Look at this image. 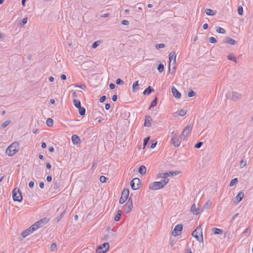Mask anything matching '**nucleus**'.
Here are the masks:
<instances>
[{
	"instance_id": "nucleus-35",
	"label": "nucleus",
	"mask_w": 253,
	"mask_h": 253,
	"mask_svg": "<svg viewBox=\"0 0 253 253\" xmlns=\"http://www.w3.org/2000/svg\"><path fill=\"white\" fill-rule=\"evenodd\" d=\"M79 109V114L81 115V116H84L85 115V109L84 108V107H82V106L81 107V108H78Z\"/></svg>"
},
{
	"instance_id": "nucleus-32",
	"label": "nucleus",
	"mask_w": 253,
	"mask_h": 253,
	"mask_svg": "<svg viewBox=\"0 0 253 253\" xmlns=\"http://www.w3.org/2000/svg\"><path fill=\"white\" fill-rule=\"evenodd\" d=\"M122 211L120 210H119L117 212V214L115 216V221H119L120 219L121 215L122 214Z\"/></svg>"
},
{
	"instance_id": "nucleus-39",
	"label": "nucleus",
	"mask_w": 253,
	"mask_h": 253,
	"mask_svg": "<svg viewBox=\"0 0 253 253\" xmlns=\"http://www.w3.org/2000/svg\"><path fill=\"white\" fill-rule=\"evenodd\" d=\"M237 182H238V179H237V178H234V179L231 180V181H230L229 185H230V186H233L235 184H237Z\"/></svg>"
},
{
	"instance_id": "nucleus-13",
	"label": "nucleus",
	"mask_w": 253,
	"mask_h": 253,
	"mask_svg": "<svg viewBox=\"0 0 253 253\" xmlns=\"http://www.w3.org/2000/svg\"><path fill=\"white\" fill-rule=\"evenodd\" d=\"M203 210V209L201 210L200 208H197L195 204L191 206V211L195 215H198Z\"/></svg>"
},
{
	"instance_id": "nucleus-17",
	"label": "nucleus",
	"mask_w": 253,
	"mask_h": 253,
	"mask_svg": "<svg viewBox=\"0 0 253 253\" xmlns=\"http://www.w3.org/2000/svg\"><path fill=\"white\" fill-rule=\"evenodd\" d=\"M152 121V119L150 116H146L145 117V122L144 125L145 126L149 127L151 126V122Z\"/></svg>"
},
{
	"instance_id": "nucleus-55",
	"label": "nucleus",
	"mask_w": 253,
	"mask_h": 253,
	"mask_svg": "<svg viewBox=\"0 0 253 253\" xmlns=\"http://www.w3.org/2000/svg\"><path fill=\"white\" fill-rule=\"evenodd\" d=\"M106 99V96L105 95H103L102 96L100 99H99V101L101 102V103H103L105 101Z\"/></svg>"
},
{
	"instance_id": "nucleus-18",
	"label": "nucleus",
	"mask_w": 253,
	"mask_h": 253,
	"mask_svg": "<svg viewBox=\"0 0 253 253\" xmlns=\"http://www.w3.org/2000/svg\"><path fill=\"white\" fill-rule=\"evenodd\" d=\"M186 112H187L186 110H185L184 109H182L179 111H177V112H176L174 114V116L176 117V116H179L182 117L186 115Z\"/></svg>"
},
{
	"instance_id": "nucleus-24",
	"label": "nucleus",
	"mask_w": 253,
	"mask_h": 253,
	"mask_svg": "<svg viewBox=\"0 0 253 253\" xmlns=\"http://www.w3.org/2000/svg\"><path fill=\"white\" fill-rule=\"evenodd\" d=\"M154 91V89L151 86H149L143 91L144 95H149L152 92Z\"/></svg>"
},
{
	"instance_id": "nucleus-19",
	"label": "nucleus",
	"mask_w": 253,
	"mask_h": 253,
	"mask_svg": "<svg viewBox=\"0 0 253 253\" xmlns=\"http://www.w3.org/2000/svg\"><path fill=\"white\" fill-rule=\"evenodd\" d=\"M169 63L172 62V60H173V64H175L176 62V55L175 52L173 51L172 52H170L169 54Z\"/></svg>"
},
{
	"instance_id": "nucleus-4",
	"label": "nucleus",
	"mask_w": 253,
	"mask_h": 253,
	"mask_svg": "<svg viewBox=\"0 0 253 253\" xmlns=\"http://www.w3.org/2000/svg\"><path fill=\"white\" fill-rule=\"evenodd\" d=\"M129 196V190L125 189L122 192L121 197L119 200V203L121 204H124L128 199Z\"/></svg>"
},
{
	"instance_id": "nucleus-52",
	"label": "nucleus",
	"mask_w": 253,
	"mask_h": 253,
	"mask_svg": "<svg viewBox=\"0 0 253 253\" xmlns=\"http://www.w3.org/2000/svg\"><path fill=\"white\" fill-rule=\"evenodd\" d=\"M203 144V143L202 142H199L195 145V147L196 148H200Z\"/></svg>"
},
{
	"instance_id": "nucleus-5",
	"label": "nucleus",
	"mask_w": 253,
	"mask_h": 253,
	"mask_svg": "<svg viewBox=\"0 0 253 253\" xmlns=\"http://www.w3.org/2000/svg\"><path fill=\"white\" fill-rule=\"evenodd\" d=\"M132 207V200L131 198H129L127 202L123 206V210L126 213H128L131 211Z\"/></svg>"
},
{
	"instance_id": "nucleus-28",
	"label": "nucleus",
	"mask_w": 253,
	"mask_h": 253,
	"mask_svg": "<svg viewBox=\"0 0 253 253\" xmlns=\"http://www.w3.org/2000/svg\"><path fill=\"white\" fill-rule=\"evenodd\" d=\"M73 103H74V105H75V106L77 108H81V102L79 100H77V99H74L73 100Z\"/></svg>"
},
{
	"instance_id": "nucleus-23",
	"label": "nucleus",
	"mask_w": 253,
	"mask_h": 253,
	"mask_svg": "<svg viewBox=\"0 0 253 253\" xmlns=\"http://www.w3.org/2000/svg\"><path fill=\"white\" fill-rule=\"evenodd\" d=\"M138 172L141 175H144L146 173V167L143 165L141 166L139 168Z\"/></svg>"
},
{
	"instance_id": "nucleus-22",
	"label": "nucleus",
	"mask_w": 253,
	"mask_h": 253,
	"mask_svg": "<svg viewBox=\"0 0 253 253\" xmlns=\"http://www.w3.org/2000/svg\"><path fill=\"white\" fill-rule=\"evenodd\" d=\"M244 194L243 192H240L236 197V200L237 201V204L240 202L243 198Z\"/></svg>"
},
{
	"instance_id": "nucleus-56",
	"label": "nucleus",
	"mask_w": 253,
	"mask_h": 253,
	"mask_svg": "<svg viewBox=\"0 0 253 253\" xmlns=\"http://www.w3.org/2000/svg\"><path fill=\"white\" fill-rule=\"evenodd\" d=\"M122 24L124 25H128L129 24V21L126 20H123L122 21Z\"/></svg>"
},
{
	"instance_id": "nucleus-53",
	"label": "nucleus",
	"mask_w": 253,
	"mask_h": 253,
	"mask_svg": "<svg viewBox=\"0 0 253 253\" xmlns=\"http://www.w3.org/2000/svg\"><path fill=\"white\" fill-rule=\"evenodd\" d=\"M116 83L117 84H124L123 81L121 79H117Z\"/></svg>"
},
{
	"instance_id": "nucleus-63",
	"label": "nucleus",
	"mask_w": 253,
	"mask_h": 253,
	"mask_svg": "<svg viewBox=\"0 0 253 253\" xmlns=\"http://www.w3.org/2000/svg\"><path fill=\"white\" fill-rule=\"evenodd\" d=\"M52 180V177L50 175H48L47 177H46V180L48 181V182H50Z\"/></svg>"
},
{
	"instance_id": "nucleus-64",
	"label": "nucleus",
	"mask_w": 253,
	"mask_h": 253,
	"mask_svg": "<svg viewBox=\"0 0 253 253\" xmlns=\"http://www.w3.org/2000/svg\"><path fill=\"white\" fill-rule=\"evenodd\" d=\"M60 78L62 80H66V76L64 74H62L60 76Z\"/></svg>"
},
{
	"instance_id": "nucleus-3",
	"label": "nucleus",
	"mask_w": 253,
	"mask_h": 253,
	"mask_svg": "<svg viewBox=\"0 0 253 253\" xmlns=\"http://www.w3.org/2000/svg\"><path fill=\"white\" fill-rule=\"evenodd\" d=\"M12 198L14 201L21 202L22 201L23 197L20 190L17 188H15L12 191Z\"/></svg>"
},
{
	"instance_id": "nucleus-59",
	"label": "nucleus",
	"mask_w": 253,
	"mask_h": 253,
	"mask_svg": "<svg viewBox=\"0 0 253 253\" xmlns=\"http://www.w3.org/2000/svg\"><path fill=\"white\" fill-rule=\"evenodd\" d=\"M170 63H169V72L170 74H172V73L174 72V70H175V67H173V68L172 70H171V69H170Z\"/></svg>"
},
{
	"instance_id": "nucleus-49",
	"label": "nucleus",
	"mask_w": 253,
	"mask_h": 253,
	"mask_svg": "<svg viewBox=\"0 0 253 253\" xmlns=\"http://www.w3.org/2000/svg\"><path fill=\"white\" fill-rule=\"evenodd\" d=\"M163 175H166V176H172L174 175V172L173 171H169V172H166V173H163Z\"/></svg>"
},
{
	"instance_id": "nucleus-61",
	"label": "nucleus",
	"mask_w": 253,
	"mask_h": 253,
	"mask_svg": "<svg viewBox=\"0 0 253 253\" xmlns=\"http://www.w3.org/2000/svg\"><path fill=\"white\" fill-rule=\"evenodd\" d=\"M39 186L41 188L43 189L44 186V183L43 182H40L39 183Z\"/></svg>"
},
{
	"instance_id": "nucleus-58",
	"label": "nucleus",
	"mask_w": 253,
	"mask_h": 253,
	"mask_svg": "<svg viewBox=\"0 0 253 253\" xmlns=\"http://www.w3.org/2000/svg\"><path fill=\"white\" fill-rule=\"evenodd\" d=\"M34 184H35L34 181H31L29 183V186L30 188H33L34 186Z\"/></svg>"
},
{
	"instance_id": "nucleus-20",
	"label": "nucleus",
	"mask_w": 253,
	"mask_h": 253,
	"mask_svg": "<svg viewBox=\"0 0 253 253\" xmlns=\"http://www.w3.org/2000/svg\"><path fill=\"white\" fill-rule=\"evenodd\" d=\"M31 234L29 229H26L23 231L21 234V237L19 239L20 241H22L24 238Z\"/></svg>"
},
{
	"instance_id": "nucleus-34",
	"label": "nucleus",
	"mask_w": 253,
	"mask_h": 253,
	"mask_svg": "<svg viewBox=\"0 0 253 253\" xmlns=\"http://www.w3.org/2000/svg\"><path fill=\"white\" fill-rule=\"evenodd\" d=\"M65 213V211H63L59 216H57L56 218L55 219L57 222H59L61 219L63 217L64 214Z\"/></svg>"
},
{
	"instance_id": "nucleus-1",
	"label": "nucleus",
	"mask_w": 253,
	"mask_h": 253,
	"mask_svg": "<svg viewBox=\"0 0 253 253\" xmlns=\"http://www.w3.org/2000/svg\"><path fill=\"white\" fill-rule=\"evenodd\" d=\"M20 145L18 142H14L6 149V153L9 156H12L19 150Z\"/></svg>"
},
{
	"instance_id": "nucleus-40",
	"label": "nucleus",
	"mask_w": 253,
	"mask_h": 253,
	"mask_svg": "<svg viewBox=\"0 0 253 253\" xmlns=\"http://www.w3.org/2000/svg\"><path fill=\"white\" fill-rule=\"evenodd\" d=\"M178 132L177 131H173L171 133V140H174L175 138H176L177 135H178Z\"/></svg>"
},
{
	"instance_id": "nucleus-9",
	"label": "nucleus",
	"mask_w": 253,
	"mask_h": 253,
	"mask_svg": "<svg viewBox=\"0 0 253 253\" xmlns=\"http://www.w3.org/2000/svg\"><path fill=\"white\" fill-rule=\"evenodd\" d=\"M109 244L108 243H104L96 249L97 253H104L107 251L109 248Z\"/></svg>"
},
{
	"instance_id": "nucleus-16",
	"label": "nucleus",
	"mask_w": 253,
	"mask_h": 253,
	"mask_svg": "<svg viewBox=\"0 0 253 253\" xmlns=\"http://www.w3.org/2000/svg\"><path fill=\"white\" fill-rule=\"evenodd\" d=\"M72 141L73 144L77 145L81 143L80 137L76 134H74L72 136Z\"/></svg>"
},
{
	"instance_id": "nucleus-33",
	"label": "nucleus",
	"mask_w": 253,
	"mask_h": 253,
	"mask_svg": "<svg viewBox=\"0 0 253 253\" xmlns=\"http://www.w3.org/2000/svg\"><path fill=\"white\" fill-rule=\"evenodd\" d=\"M227 59L229 60L233 61L235 63L237 62V59L236 57L234 56L231 54H229L227 56Z\"/></svg>"
},
{
	"instance_id": "nucleus-10",
	"label": "nucleus",
	"mask_w": 253,
	"mask_h": 253,
	"mask_svg": "<svg viewBox=\"0 0 253 253\" xmlns=\"http://www.w3.org/2000/svg\"><path fill=\"white\" fill-rule=\"evenodd\" d=\"M49 220V218L44 217L35 223V224H37V227L38 229L43 226L45 224L47 223Z\"/></svg>"
},
{
	"instance_id": "nucleus-44",
	"label": "nucleus",
	"mask_w": 253,
	"mask_h": 253,
	"mask_svg": "<svg viewBox=\"0 0 253 253\" xmlns=\"http://www.w3.org/2000/svg\"><path fill=\"white\" fill-rule=\"evenodd\" d=\"M100 41H95L93 42V43L92 44V47L93 48H96L100 44Z\"/></svg>"
},
{
	"instance_id": "nucleus-15",
	"label": "nucleus",
	"mask_w": 253,
	"mask_h": 253,
	"mask_svg": "<svg viewBox=\"0 0 253 253\" xmlns=\"http://www.w3.org/2000/svg\"><path fill=\"white\" fill-rule=\"evenodd\" d=\"M171 92L173 95L176 98L179 99L181 97V93L177 90L174 86H172Z\"/></svg>"
},
{
	"instance_id": "nucleus-7",
	"label": "nucleus",
	"mask_w": 253,
	"mask_h": 253,
	"mask_svg": "<svg viewBox=\"0 0 253 253\" xmlns=\"http://www.w3.org/2000/svg\"><path fill=\"white\" fill-rule=\"evenodd\" d=\"M140 180L138 178H133L130 182V186L133 190H137L140 185Z\"/></svg>"
},
{
	"instance_id": "nucleus-36",
	"label": "nucleus",
	"mask_w": 253,
	"mask_h": 253,
	"mask_svg": "<svg viewBox=\"0 0 253 253\" xmlns=\"http://www.w3.org/2000/svg\"><path fill=\"white\" fill-rule=\"evenodd\" d=\"M216 31L217 33H220V34H224L226 32L225 30L223 28L220 27H217Z\"/></svg>"
},
{
	"instance_id": "nucleus-11",
	"label": "nucleus",
	"mask_w": 253,
	"mask_h": 253,
	"mask_svg": "<svg viewBox=\"0 0 253 253\" xmlns=\"http://www.w3.org/2000/svg\"><path fill=\"white\" fill-rule=\"evenodd\" d=\"M182 230V224H177L175 227L174 228L172 232V234L174 236H176L177 235H180L181 233V231Z\"/></svg>"
},
{
	"instance_id": "nucleus-43",
	"label": "nucleus",
	"mask_w": 253,
	"mask_h": 253,
	"mask_svg": "<svg viewBox=\"0 0 253 253\" xmlns=\"http://www.w3.org/2000/svg\"><path fill=\"white\" fill-rule=\"evenodd\" d=\"M149 140H150V137H149V136L144 138V139L143 140V148H144L145 147V146L147 144Z\"/></svg>"
},
{
	"instance_id": "nucleus-45",
	"label": "nucleus",
	"mask_w": 253,
	"mask_h": 253,
	"mask_svg": "<svg viewBox=\"0 0 253 253\" xmlns=\"http://www.w3.org/2000/svg\"><path fill=\"white\" fill-rule=\"evenodd\" d=\"M238 13L240 15H243V8L242 6H240L238 8Z\"/></svg>"
},
{
	"instance_id": "nucleus-6",
	"label": "nucleus",
	"mask_w": 253,
	"mask_h": 253,
	"mask_svg": "<svg viewBox=\"0 0 253 253\" xmlns=\"http://www.w3.org/2000/svg\"><path fill=\"white\" fill-rule=\"evenodd\" d=\"M149 189L152 190H156L161 188H164V187L162 184V182L160 181H156L152 183H151L149 185Z\"/></svg>"
},
{
	"instance_id": "nucleus-14",
	"label": "nucleus",
	"mask_w": 253,
	"mask_h": 253,
	"mask_svg": "<svg viewBox=\"0 0 253 253\" xmlns=\"http://www.w3.org/2000/svg\"><path fill=\"white\" fill-rule=\"evenodd\" d=\"M159 177L162 178V179L160 181L162 182L163 186L165 187L169 181L168 177L166 176V175H163V173L160 174Z\"/></svg>"
},
{
	"instance_id": "nucleus-30",
	"label": "nucleus",
	"mask_w": 253,
	"mask_h": 253,
	"mask_svg": "<svg viewBox=\"0 0 253 253\" xmlns=\"http://www.w3.org/2000/svg\"><path fill=\"white\" fill-rule=\"evenodd\" d=\"M28 229H29L31 233H33L34 231L38 229L37 227V224H35L34 223L32 226H31Z\"/></svg>"
},
{
	"instance_id": "nucleus-46",
	"label": "nucleus",
	"mask_w": 253,
	"mask_h": 253,
	"mask_svg": "<svg viewBox=\"0 0 253 253\" xmlns=\"http://www.w3.org/2000/svg\"><path fill=\"white\" fill-rule=\"evenodd\" d=\"M10 123V121H6L1 125V127L2 128L6 127Z\"/></svg>"
},
{
	"instance_id": "nucleus-21",
	"label": "nucleus",
	"mask_w": 253,
	"mask_h": 253,
	"mask_svg": "<svg viewBox=\"0 0 253 253\" xmlns=\"http://www.w3.org/2000/svg\"><path fill=\"white\" fill-rule=\"evenodd\" d=\"M224 42L231 45H235L237 43L235 40L231 38H226Z\"/></svg>"
},
{
	"instance_id": "nucleus-26",
	"label": "nucleus",
	"mask_w": 253,
	"mask_h": 253,
	"mask_svg": "<svg viewBox=\"0 0 253 253\" xmlns=\"http://www.w3.org/2000/svg\"><path fill=\"white\" fill-rule=\"evenodd\" d=\"M139 89L138 81H135L132 85V91L136 92Z\"/></svg>"
},
{
	"instance_id": "nucleus-41",
	"label": "nucleus",
	"mask_w": 253,
	"mask_h": 253,
	"mask_svg": "<svg viewBox=\"0 0 253 253\" xmlns=\"http://www.w3.org/2000/svg\"><path fill=\"white\" fill-rule=\"evenodd\" d=\"M50 251L51 252H53L55 251L57 249V245L56 243H52L50 246Z\"/></svg>"
},
{
	"instance_id": "nucleus-57",
	"label": "nucleus",
	"mask_w": 253,
	"mask_h": 253,
	"mask_svg": "<svg viewBox=\"0 0 253 253\" xmlns=\"http://www.w3.org/2000/svg\"><path fill=\"white\" fill-rule=\"evenodd\" d=\"M75 86L79 87V88H80L81 89H84L86 87L85 85L84 84H80V85H76Z\"/></svg>"
},
{
	"instance_id": "nucleus-54",
	"label": "nucleus",
	"mask_w": 253,
	"mask_h": 253,
	"mask_svg": "<svg viewBox=\"0 0 253 253\" xmlns=\"http://www.w3.org/2000/svg\"><path fill=\"white\" fill-rule=\"evenodd\" d=\"M106 177L104 176H101L100 177V181L102 182V183H104L106 182Z\"/></svg>"
},
{
	"instance_id": "nucleus-2",
	"label": "nucleus",
	"mask_w": 253,
	"mask_h": 253,
	"mask_svg": "<svg viewBox=\"0 0 253 253\" xmlns=\"http://www.w3.org/2000/svg\"><path fill=\"white\" fill-rule=\"evenodd\" d=\"M192 235L199 242H203L202 230L200 227H197L196 229L193 231Z\"/></svg>"
},
{
	"instance_id": "nucleus-37",
	"label": "nucleus",
	"mask_w": 253,
	"mask_h": 253,
	"mask_svg": "<svg viewBox=\"0 0 253 253\" xmlns=\"http://www.w3.org/2000/svg\"><path fill=\"white\" fill-rule=\"evenodd\" d=\"M157 104V98L156 97L151 102L150 106L149 107V109L151 108L154 107L156 106Z\"/></svg>"
},
{
	"instance_id": "nucleus-62",
	"label": "nucleus",
	"mask_w": 253,
	"mask_h": 253,
	"mask_svg": "<svg viewBox=\"0 0 253 253\" xmlns=\"http://www.w3.org/2000/svg\"><path fill=\"white\" fill-rule=\"evenodd\" d=\"M115 85L113 83H111L109 84V87L111 89H113L114 88H115Z\"/></svg>"
},
{
	"instance_id": "nucleus-42",
	"label": "nucleus",
	"mask_w": 253,
	"mask_h": 253,
	"mask_svg": "<svg viewBox=\"0 0 253 253\" xmlns=\"http://www.w3.org/2000/svg\"><path fill=\"white\" fill-rule=\"evenodd\" d=\"M164 66L162 64H160L158 66V70L160 73L164 71Z\"/></svg>"
},
{
	"instance_id": "nucleus-8",
	"label": "nucleus",
	"mask_w": 253,
	"mask_h": 253,
	"mask_svg": "<svg viewBox=\"0 0 253 253\" xmlns=\"http://www.w3.org/2000/svg\"><path fill=\"white\" fill-rule=\"evenodd\" d=\"M227 98L234 101L239 100L241 98V95L236 92H229L226 94Z\"/></svg>"
},
{
	"instance_id": "nucleus-31",
	"label": "nucleus",
	"mask_w": 253,
	"mask_h": 253,
	"mask_svg": "<svg viewBox=\"0 0 253 253\" xmlns=\"http://www.w3.org/2000/svg\"><path fill=\"white\" fill-rule=\"evenodd\" d=\"M171 142L174 145L175 147L179 146L180 144V141L179 140L176 139L175 138L173 140H171Z\"/></svg>"
},
{
	"instance_id": "nucleus-12",
	"label": "nucleus",
	"mask_w": 253,
	"mask_h": 253,
	"mask_svg": "<svg viewBox=\"0 0 253 253\" xmlns=\"http://www.w3.org/2000/svg\"><path fill=\"white\" fill-rule=\"evenodd\" d=\"M192 127L190 126H188L185 127L182 132L180 136L181 139H184L188 135L190 131L191 130Z\"/></svg>"
},
{
	"instance_id": "nucleus-51",
	"label": "nucleus",
	"mask_w": 253,
	"mask_h": 253,
	"mask_svg": "<svg viewBox=\"0 0 253 253\" xmlns=\"http://www.w3.org/2000/svg\"><path fill=\"white\" fill-rule=\"evenodd\" d=\"M209 42H211V43H215L216 42V40L215 38L214 37H210L209 38Z\"/></svg>"
},
{
	"instance_id": "nucleus-48",
	"label": "nucleus",
	"mask_w": 253,
	"mask_h": 253,
	"mask_svg": "<svg viewBox=\"0 0 253 253\" xmlns=\"http://www.w3.org/2000/svg\"><path fill=\"white\" fill-rule=\"evenodd\" d=\"M165 45L163 43L157 44L156 45V47L157 49L163 48L165 47Z\"/></svg>"
},
{
	"instance_id": "nucleus-50",
	"label": "nucleus",
	"mask_w": 253,
	"mask_h": 253,
	"mask_svg": "<svg viewBox=\"0 0 253 253\" xmlns=\"http://www.w3.org/2000/svg\"><path fill=\"white\" fill-rule=\"evenodd\" d=\"M246 165V161H244L243 160H242L241 162H240V167L241 168H243V167H244Z\"/></svg>"
},
{
	"instance_id": "nucleus-38",
	"label": "nucleus",
	"mask_w": 253,
	"mask_h": 253,
	"mask_svg": "<svg viewBox=\"0 0 253 253\" xmlns=\"http://www.w3.org/2000/svg\"><path fill=\"white\" fill-rule=\"evenodd\" d=\"M46 123L48 126H51L53 124V120L51 118H48L47 119Z\"/></svg>"
},
{
	"instance_id": "nucleus-60",
	"label": "nucleus",
	"mask_w": 253,
	"mask_h": 253,
	"mask_svg": "<svg viewBox=\"0 0 253 253\" xmlns=\"http://www.w3.org/2000/svg\"><path fill=\"white\" fill-rule=\"evenodd\" d=\"M117 95L116 94H114L113 95L112 99L113 101H116L117 100Z\"/></svg>"
},
{
	"instance_id": "nucleus-29",
	"label": "nucleus",
	"mask_w": 253,
	"mask_h": 253,
	"mask_svg": "<svg viewBox=\"0 0 253 253\" xmlns=\"http://www.w3.org/2000/svg\"><path fill=\"white\" fill-rule=\"evenodd\" d=\"M205 12L208 15L213 16L215 13L213 12V11L211 9L207 8L205 9Z\"/></svg>"
},
{
	"instance_id": "nucleus-25",
	"label": "nucleus",
	"mask_w": 253,
	"mask_h": 253,
	"mask_svg": "<svg viewBox=\"0 0 253 253\" xmlns=\"http://www.w3.org/2000/svg\"><path fill=\"white\" fill-rule=\"evenodd\" d=\"M212 231L214 234L221 235L223 233L222 229L215 227L212 228Z\"/></svg>"
},
{
	"instance_id": "nucleus-47",
	"label": "nucleus",
	"mask_w": 253,
	"mask_h": 253,
	"mask_svg": "<svg viewBox=\"0 0 253 253\" xmlns=\"http://www.w3.org/2000/svg\"><path fill=\"white\" fill-rule=\"evenodd\" d=\"M195 94H196V93L194 91H193L192 90H191L188 93V96L189 97H193V96H195Z\"/></svg>"
},
{
	"instance_id": "nucleus-27",
	"label": "nucleus",
	"mask_w": 253,
	"mask_h": 253,
	"mask_svg": "<svg viewBox=\"0 0 253 253\" xmlns=\"http://www.w3.org/2000/svg\"><path fill=\"white\" fill-rule=\"evenodd\" d=\"M211 206V202L210 200H208L207 202L204 205L203 208L209 209Z\"/></svg>"
}]
</instances>
